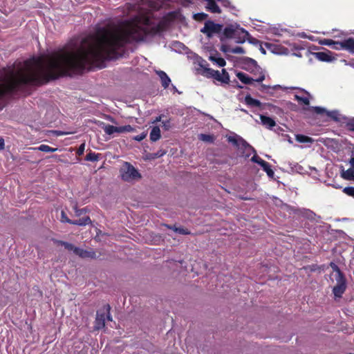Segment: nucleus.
I'll use <instances>...</instances> for the list:
<instances>
[{
	"instance_id": "obj_1",
	"label": "nucleus",
	"mask_w": 354,
	"mask_h": 354,
	"mask_svg": "<svg viewBox=\"0 0 354 354\" xmlns=\"http://www.w3.org/2000/svg\"><path fill=\"white\" fill-rule=\"evenodd\" d=\"M249 36L248 31L238 26L230 25L225 28L223 34L220 37L221 41L226 39H235L236 43H243Z\"/></svg>"
},
{
	"instance_id": "obj_2",
	"label": "nucleus",
	"mask_w": 354,
	"mask_h": 354,
	"mask_svg": "<svg viewBox=\"0 0 354 354\" xmlns=\"http://www.w3.org/2000/svg\"><path fill=\"white\" fill-rule=\"evenodd\" d=\"M120 174L122 179L128 183L138 181L142 178L139 171L127 162H125L120 168Z\"/></svg>"
},
{
	"instance_id": "obj_3",
	"label": "nucleus",
	"mask_w": 354,
	"mask_h": 354,
	"mask_svg": "<svg viewBox=\"0 0 354 354\" xmlns=\"http://www.w3.org/2000/svg\"><path fill=\"white\" fill-rule=\"evenodd\" d=\"M223 28V26L218 24H215L212 21H207L205 23L204 27L201 30V32L205 34L207 37H212L214 33H219Z\"/></svg>"
},
{
	"instance_id": "obj_4",
	"label": "nucleus",
	"mask_w": 354,
	"mask_h": 354,
	"mask_svg": "<svg viewBox=\"0 0 354 354\" xmlns=\"http://www.w3.org/2000/svg\"><path fill=\"white\" fill-rule=\"evenodd\" d=\"M336 285L333 288V293L336 298H341L346 289V281L344 275L335 277Z\"/></svg>"
},
{
	"instance_id": "obj_5",
	"label": "nucleus",
	"mask_w": 354,
	"mask_h": 354,
	"mask_svg": "<svg viewBox=\"0 0 354 354\" xmlns=\"http://www.w3.org/2000/svg\"><path fill=\"white\" fill-rule=\"evenodd\" d=\"M236 77L245 84H252L254 82H261L265 80V75L262 72L260 75L255 79L249 77L248 75L242 72L237 73Z\"/></svg>"
},
{
	"instance_id": "obj_6",
	"label": "nucleus",
	"mask_w": 354,
	"mask_h": 354,
	"mask_svg": "<svg viewBox=\"0 0 354 354\" xmlns=\"http://www.w3.org/2000/svg\"><path fill=\"white\" fill-rule=\"evenodd\" d=\"M241 63L243 64V68L251 73L254 72L255 70H261V68L258 66L257 62L252 58L247 57H243L242 59Z\"/></svg>"
},
{
	"instance_id": "obj_7",
	"label": "nucleus",
	"mask_w": 354,
	"mask_h": 354,
	"mask_svg": "<svg viewBox=\"0 0 354 354\" xmlns=\"http://www.w3.org/2000/svg\"><path fill=\"white\" fill-rule=\"evenodd\" d=\"M315 57L322 62H331L335 60V57L332 56L330 51L317 52L314 53Z\"/></svg>"
},
{
	"instance_id": "obj_8",
	"label": "nucleus",
	"mask_w": 354,
	"mask_h": 354,
	"mask_svg": "<svg viewBox=\"0 0 354 354\" xmlns=\"http://www.w3.org/2000/svg\"><path fill=\"white\" fill-rule=\"evenodd\" d=\"M105 326V312L97 311L95 320V329L100 330Z\"/></svg>"
},
{
	"instance_id": "obj_9",
	"label": "nucleus",
	"mask_w": 354,
	"mask_h": 354,
	"mask_svg": "<svg viewBox=\"0 0 354 354\" xmlns=\"http://www.w3.org/2000/svg\"><path fill=\"white\" fill-rule=\"evenodd\" d=\"M213 78L223 84H229L230 82V75L225 69L222 70V73H220L218 71L214 72Z\"/></svg>"
},
{
	"instance_id": "obj_10",
	"label": "nucleus",
	"mask_w": 354,
	"mask_h": 354,
	"mask_svg": "<svg viewBox=\"0 0 354 354\" xmlns=\"http://www.w3.org/2000/svg\"><path fill=\"white\" fill-rule=\"evenodd\" d=\"M75 254L78 255L81 258H90V259H96L97 256L95 252L93 250H85L77 248L75 250Z\"/></svg>"
},
{
	"instance_id": "obj_11",
	"label": "nucleus",
	"mask_w": 354,
	"mask_h": 354,
	"mask_svg": "<svg viewBox=\"0 0 354 354\" xmlns=\"http://www.w3.org/2000/svg\"><path fill=\"white\" fill-rule=\"evenodd\" d=\"M102 128L106 134L111 136L113 133H122V127H115L110 124H105L104 122H101Z\"/></svg>"
},
{
	"instance_id": "obj_12",
	"label": "nucleus",
	"mask_w": 354,
	"mask_h": 354,
	"mask_svg": "<svg viewBox=\"0 0 354 354\" xmlns=\"http://www.w3.org/2000/svg\"><path fill=\"white\" fill-rule=\"evenodd\" d=\"M199 66H200V68L197 69V71H198L199 73L202 74L203 75H204L208 78H210V77L213 78L214 77V72H216V71L209 68H207L205 66H203L202 64H200Z\"/></svg>"
},
{
	"instance_id": "obj_13",
	"label": "nucleus",
	"mask_w": 354,
	"mask_h": 354,
	"mask_svg": "<svg viewBox=\"0 0 354 354\" xmlns=\"http://www.w3.org/2000/svg\"><path fill=\"white\" fill-rule=\"evenodd\" d=\"M66 223H68L73 225H77L80 226H85L91 223V218L88 216H84L77 220L66 219Z\"/></svg>"
},
{
	"instance_id": "obj_14",
	"label": "nucleus",
	"mask_w": 354,
	"mask_h": 354,
	"mask_svg": "<svg viewBox=\"0 0 354 354\" xmlns=\"http://www.w3.org/2000/svg\"><path fill=\"white\" fill-rule=\"evenodd\" d=\"M156 74L158 75V77H160V79L161 80V84H162V87H164L165 88H167L171 82L170 78L162 71H157Z\"/></svg>"
},
{
	"instance_id": "obj_15",
	"label": "nucleus",
	"mask_w": 354,
	"mask_h": 354,
	"mask_svg": "<svg viewBox=\"0 0 354 354\" xmlns=\"http://www.w3.org/2000/svg\"><path fill=\"white\" fill-rule=\"evenodd\" d=\"M260 118L262 124L268 129H272L273 127L276 125L275 121L270 117L261 115Z\"/></svg>"
},
{
	"instance_id": "obj_16",
	"label": "nucleus",
	"mask_w": 354,
	"mask_h": 354,
	"mask_svg": "<svg viewBox=\"0 0 354 354\" xmlns=\"http://www.w3.org/2000/svg\"><path fill=\"white\" fill-rule=\"evenodd\" d=\"M342 42L343 49L347 50L351 53H354V39L348 38Z\"/></svg>"
},
{
	"instance_id": "obj_17",
	"label": "nucleus",
	"mask_w": 354,
	"mask_h": 354,
	"mask_svg": "<svg viewBox=\"0 0 354 354\" xmlns=\"http://www.w3.org/2000/svg\"><path fill=\"white\" fill-rule=\"evenodd\" d=\"M160 137H161V135H160V128L157 126L153 127V129H151V131L150 132V140L152 142H156V141L158 140L160 138Z\"/></svg>"
},
{
	"instance_id": "obj_18",
	"label": "nucleus",
	"mask_w": 354,
	"mask_h": 354,
	"mask_svg": "<svg viewBox=\"0 0 354 354\" xmlns=\"http://www.w3.org/2000/svg\"><path fill=\"white\" fill-rule=\"evenodd\" d=\"M341 176L346 180H354V169L351 167L346 171L342 169Z\"/></svg>"
},
{
	"instance_id": "obj_19",
	"label": "nucleus",
	"mask_w": 354,
	"mask_h": 354,
	"mask_svg": "<svg viewBox=\"0 0 354 354\" xmlns=\"http://www.w3.org/2000/svg\"><path fill=\"white\" fill-rule=\"evenodd\" d=\"M206 8L213 13H221V10L218 7V6L214 0H211L209 2H207V6Z\"/></svg>"
},
{
	"instance_id": "obj_20",
	"label": "nucleus",
	"mask_w": 354,
	"mask_h": 354,
	"mask_svg": "<svg viewBox=\"0 0 354 354\" xmlns=\"http://www.w3.org/2000/svg\"><path fill=\"white\" fill-rule=\"evenodd\" d=\"M245 103L250 106L259 107L261 103L259 100L253 99L250 95H248L245 97Z\"/></svg>"
},
{
	"instance_id": "obj_21",
	"label": "nucleus",
	"mask_w": 354,
	"mask_h": 354,
	"mask_svg": "<svg viewBox=\"0 0 354 354\" xmlns=\"http://www.w3.org/2000/svg\"><path fill=\"white\" fill-rule=\"evenodd\" d=\"M295 139L300 143H313L314 142L312 138L301 134H297Z\"/></svg>"
},
{
	"instance_id": "obj_22",
	"label": "nucleus",
	"mask_w": 354,
	"mask_h": 354,
	"mask_svg": "<svg viewBox=\"0 0 354 354\" xmlns=\"http://www.w3.org/2000/svg\"><path fill=\"white\" fill-rule=\"evenodd\" d=\"M261 166L262 167L263 169L266 172L267 175L270 178H273L274 173L273 170L270 168V165H269V163L266 161H261Z\"/></svg>"
},
{
	"instance_id": "obj_23",
	"label": "nucleus",
	"mask_w": 354,
	"mask_h": 354,
	"mask_svg": "<svg viewBox=\"0 0 354 354\" xmlns=\"http://www.w3.org/2000/svg\"><path fill=\"white\" fill-rule=\"evenodd\" d=\"M239 149L243 150H250L253 153H256L255 149L250 145L244 139L240 138V147H238Z\"/></svg>"
},
{
	"instance_id": "obj_24",
	"label": "nucleus",
	"mask_w": 354,
	"mask_h": 354,
	"mask_svg": "<svg viewBox=\"0 0 354 354\" xmlns=\"http://www.w3.org/2000/svg\"><path fill=\"white\" fill-rule=\"evenodd\" d=\"M100 156V154L99 153H95L91 151L86 156L85 160L87 161L95 162L99 160Z\"/></svg>"
},
{
	"instance_id": "obj_25",
	"label": "nucleus",
	"mask_w": 354,
	"mask_h": 354,
	"mask_svg": "<svg viewBox=\"0 0 354 354\" xmlns=\"http://www.w3.org/2000/svg\"><path fill=\"white\" fill-rule=\"evenodd\" d=\"M57 243L59 245L64 246V248L66 250L73 251L74 253H75V249L77 248V247L74 246L73 244L68 243V242L63 241H57Z\"/></svg>"
},
{
	"instance_id": "obj_26",
	"label": "nucleus",
	"mask_w": 354,
	"mask_h": 354,
	"mask_svg": "<svg viewBox=\"0 0 354 354\" xmlns=\"http://www.w3.org/2000/svg\"><path fill=\"white\" fill-rule=\"evenodd\" d=\"M209 59L212 62H216L219 66H224L226 64V62L223 58L216 57L215 56H210Z\"/></svg>"
},
{
	"instance_id": "obj_27",
	"label": "nucleus",
	"mask_w": 354,
	"mask_h": 354,
	"mask_svg": "<svg viewBox=\"0 0 354 354\" xmlns=\"http://www.w3.org/2000/svg\"><path fill=\"white\" fill-rule=\"evenodd\" d=\"M37 149L44 152H55L57 150V148H52L46 145H41Z\"/></svg>"
},
{
	"instance_id": "obj_28",
	"label": "nucleus",
	"mask_w": 354,
	"mask_h": 354,
	"mask_svg": "<svg viewBox=\"0 0 354 354\" xmlns=\"http://www.w3.org/2000/svg\"><path fill=\"white\" fill-rule=\"evenodd\" d=\"M199 139L202 141L207 142H213L214 140L213 136L203 133L199 135Z\"/></svg>"
},
{
	"instance_id": "obj_29",
	"label": "nucleus",
	"mask_w": 354,
	"mask_h": 354,
	"mask_svg": "<svg viewBox=\"0 0 354 354\" xmlns=\"http://www.w3.org/2000/svg\"><path fill=\"white\" fill-rule=\"evenodd\" d=\"M240 138L239 136H229L227 140L238 147H240Z\"/></svg>"
},
{
	"instance_id": "obj_30",
	"label": "nucleus",
	"mask_w": 354,
	"mask_h": 354,
	"mask_svg": "<svg viewBox=\"0 0 354 354\" xmlns=\"http://www.w3.org/2000/svg\"><path fill=\"white\" fill-rule=\"evenodd\" d=\"M330 267L333 269L334 272H336L335 277H339L344 275V274L342 272L339 267L335 263L331 262L330 263Z\"/></svg>"
},
{
	"instance_id": "obj_31",
	"label": "nucleus",
	"mask_w": 354,
	"mask_h": 354,
	"mask_svg": "<svg viewBox=\"0 0 354 354\" xmlns=\"http://www.w3.org/2000/svg\"><path fill=\"white\" fill-rule=\"evenodd\" d=\"M208 17V15L207 14H205L204 12H200V13H197V14H195L194 15V19L196 21H203L205 19H206Z\"/></svg>"
},
{
	"instance_id": "obj_32",
	"label": "nucleus",
	"mask_w": 354,
	"mask_h": 354,
	"mask_svg": "<svg viewBox=\"0 0 354 354\" xmlns=\"http://www.w3.org/2000/svg\"><path fill=\"white\" fill-rule=\"evenodd\" d=\"M3 104V70L0 71V105Z\"/></svg>"
},
{
	"instance_id": "obj_33",
	"label": "nucleus",
	"mask_w": 354,
	"mask_h": 354,
	"mask_svg": "<svg viewBox=\"0 0 354 354\" xmlns=\"http://www.w3.org/2000/svg\"><path fill=\"white\" fill-rule=\"evenodd\" d=\"M174 231L178 234H185V235L191 234L190 231H189L187 229H185L183 227H175V228H174Z\"/></svg>"
},
{
	"instance_id": "obj_34",
	"label": "nucleus",
	"mask_w": 354,
	"mask_h": 354,
	"mask_svg": "<svg viewBox=\"0 0 354 354\" xmlns=\"http://www.w3.org/2000/svg\"><path fill=\"white\" fill-rule=\"evenodd\" d=\"M343 192L346 194L354 197V187H346L343 189Z\"/></svg>"
},
{
	"instance_id": "obj_35",
	"label": "nucleus",
	"mask_w": 354,
	"mask_h": 354,
	"mask_svg": "<svg viewBox=\"0 0 354 354\" xmlns=\"http://www.w3.org/2000/svg\"><path fill=\"white\" fill-rule=\"evenodd\" d=\"M295 98L298 102H302L306 105H309V104H310V101L307 97H300L297 95H295Z\"/></svg>"
},
{
	"instance_id": "obj_36",
	"label": "nucleus",
	"mask_w": 354,
	"mask_h": 354,
	"mask_svg": "<svg viewBox=\"0 0 354 354\" xmlns=\"http://www.w3.org/2000/svg\"><path fill=\"white\" fill-rule=\"evenodd\" d=\"M111 306L109 304H106L104 306V311L105 313H107L106 317L109 321H112V317L110 315Z\"/></svg>"
},
{
	"instance_id": "obj_37",
	"label": "nucleus",
	"mask_w": 354,
	"mask_h": 354,
	"mask_svg": "<svg viewBox=\"0 0 354 354\" xmlns=\"http://www.w3.org/2000/svg\"><path fill=\"white\" fill-rule=\"evenodd\" d=\"M231 53L235 54H244L245 51L242 47L236 46L231 50Z\"/></svg>"
},
{
	"instance_id": "obj_38",
	"label": "nucleus",
	"mask_w": 354,
	"mask_h": 354,
	"mask_svg": "<svg viewBox=\"0 0 354 354\" xmlns=\"http://www.w3.org/2000/svg\"><path fill=\"white\" fill-rule=\"evenodd\" d=\"M312 109L315 111V112L317 113V114H323V113H326V110L324 109V108H322V107H319V106H313L312 107Z\"/></svg>"
},
{
	"instance_id": "obj_39",
	"label": "nucleus",
	"mask_w": 354,
	"mask_h": 354,
	"mask_svg": "<svg viewBox=\"0 0 354 354\" xmlns=\"http://www.w3.org/2000/svg\"><path fill=\"white\" fill-rule=\"evenodd\" d=\"M326 115L331 118H333L336 120H337V115H338V113L337 111H326Z\"/></svg>"
},
{
	"instance_id": "obj_40",
	"label": "nucleus",
	"mask_w": 354,
	"mask_h": 354,
	"mask_svg": "<svg viewBox=\"0 0 354 354\" xmlns=\"http://www.w3.org/2000/svg\"><path fill=\"white\" fill-rule=\"evenodd\" d=\"M332 48L335 50H341L343 49L342 42V41H335Z\"/></svg>"
},
{
	"instance_id": "obj_41",
	"label": "nucleus",
	"mask_w": 354,
	"mask_h": 354,
	"mask_svg": "<svg viewBox=\"0 0 354 354\" xmlns=\"http://www.w3.org/2000/svg\"><path fill=\"white\" fill-rule=\"evenodd\" d=\"M134 131V128H133L129 124L122 127V133H124V132H131V131Z\"/></svg>"
},
{
	"instance_id": "obj_42",
	"label": "nucleus",
	"mask_w": 354,
	"mask_h": 354,
	"mask_svg": "<svg viewBox=\"0 0 354 354\" xmlns=\"http://www.w3.org/2000/svg\"><path fill=\"white\" fill-rule=\"evenodd\" d=\"M85 212H86V209L85 208L77 209L76 207H75V214L76 216H80Z\"/></svg>"
},
{
	"instance_id": "obj_43",
	"label": "nucleus",
	"mask_w": 354,
	"mask_h": 354,
	"mask_svg": "<svg viewBox=\"0 0 354 354\" xmlns=\"http://www.w3.org/2000/svg\"><path fill=\"white\" fill-rule=\"evenodd\" d=\"M251 160L254 162H256L257 164H259V165H261V161H264L263 160H262L261 158H260L257 154L256 153H254V156L251 158Z\"/></svg>"
},
{
	"instance_id": "obj_44",
	"label": "nucleus",
	"mask_w": 354,
	"mask_h": 354,
	"mask_svg": "<svg viewBox=\"0 0 354 354\" xmlns=\"http://www.w3.org/2000/svg\"><path fill=\"white\" fill-rule=\"evenodd\" d=\"M232 48H231L228 45H226V44H222L221 48H220V50L221 51H223V53H228V52H230L231 53V50Z\"/></svg>"
},
{
	"instance_id": "obj_45",
	"label": "nucleus",
	"mask_w": 354,
	"mask_h": 354,
	"mask_svg": "<svg viewBox=\"0 0 354 354\" xmlns=\"http://www.w3.org/2000/svg\"><path fill=\"white\" fill-rule=\"evenodd\" d=\"M348 129L354 131V118L351 119L346 124Z\"/></svg>"
},
{
	"instance_id": "obj_46",
	"label": "nucleus",
	"mask_w": 354,
	"mask_h": 354,
	"mask_svg": "<svg viewBox=\"0 0 354 354\" xmlns=\"http://www.w3.org/2000/svg\"><path fill=\"white\" fill-rule=\"evenodd\" d=\"M84 149H85V144L84 143H82L78 148L77 149V153L78 156H81L84 153Z\"/></svg>"
},
{
	"instance_id": "obj_47",
	"label": "nucleus",
	"mask_w": 354,
	"mask_h": 354,
	"mask_svg": "<svg viewBox=\"0 0 354 354\" xmlns=\"http://www.w3.org/2000/svg\"><path fill=\"white\" fill-rule=\"evenodd\" d=\"M335 41L329 39H325L322 44L327 46H333Z\"/></svg>"
},
{
	"instance_id": "obj_48",
	"label": "nucleus",
	"mask_w": 354,
	"mask_h": 354,
	"mask_svg": "<svg viewBox=\"0 0 354 354\" xmlns=\"http://www.w3.org/2000/svg\"><path fill=\"white\" fill-rule=\"evenodd\" d=\"M162 127L165 130H169L171 127L170 121L169 120L162 121Z\"/></svg>"
},
{
	"instance_id": "obj_49",
	"label": "nucleus",
	"mask_w": 354,
	"mask_h": 354,
	"mask_svg": "<svg viewBox=\"0 0 354 354\" xmlns=\"http://www.w3.org/2000/svg\"><path fill=\"white\" fill-rule=\"evenodd\" d=\"M146 136H147L146 133H142L140 135H138V136H136V137H134V140H136L137 141H141L145 138Z\"/></svg>"
},
{
	"instance_id": "obj_50",
	"label": "nucleus",
	"mask_w": 354,
	"mask_h": 354,
	"mask_svg": "<svg viewBox=\"0 0 354 354\" xmlns=\"http://www.w3.org/2000/svg\"><path fill=\"white\" fill-rule=\"evenodd\" d=\"M218 1H220L222 4V6L225 7H230V2L228 0H217Z\"/></svg>"
},
{
	"instance_id": "obj_51",
	"label": "nucleus",
	"mask_w": 354,
	"mask_h": 354,
	"mask_svg": "<svg viewBox=\"0 0 354 354\" xmlns=\"http://www.w3.org/2000/svg\"><path fill=\"white\" fill-rule=\"evenodd\" d=\"M61 216H62V219H61V220H62V222H66V219H69V218L67 217V216H66V213H65L64 211H62V212H61Z\"/></svg>"
},
{
	"instance_id": "obj_52",
	"label": "nucleus",
	"mask_w": 354,
	"mask_h": 354,
	"mask_svg": "<svg viewBox=\"0 0 354 354\" xmlns=\"http://www.w3.org/2000/svg\"><path fill=\"white\" fill-rule=\"evenodd\" d=\"M53 133H54L55 135H56L57 136H63V135H66V134L68 133L61 131H55Z\"/></svg>"
},
{
	"instance_id": "obj_53",
	"label": "nucleus",
	"mask_w": 354,
	"mask_h": 354,
	"mask_svg": "<svg viewBox=\"0 0 354 354\" xmlns=\"http://www.w3.org/2000/svg\"><path fill=\"white\" fill-rule=\"evenodd\" d=\"M164 117V115H160L158 116L155 120L153 122V123H156L158 122H160L162 120V118Z\"/></svg>"
},
{
	"instance_id": "obj_54",
	"label": "nucleus",
	"mask_w": 354,
	"mask_h": 354,
	"mask_svg": "<svg viewBox=\"0 0 354 354\" xmlns=\"http://www.w3.org/2000/svg\"><path fill=\"white\" fill-rule=\"evenodd\" d=\"M270 86H266L265 84H261V86H260V91H266L267 88H269Z\"/></svg>"
},
{
	"instance_id": "obj_55",
	"label": "nucleus",
	"mask_w": 354,
	"mask_h": 354,
	"mask_svg": "<svg viewBox=\"0 0 354 354\" xmlns=\"http://www.w3.org/2000/svg\"><path fill=\"white\" fill-rule=\"evenodd\" d=\"M107 119L111 121V122L113 123H115L116 124L117 122H115V119L113 118H112L111 116H107Z\"/></svg>"
},
{
	"instance_id": "obj_56",
	"label": "nucleus",
	"mask_w": 354,
	"mask_h": 354,
	"mask_svg": "<svg viewBox=\"0 0 354 354\" xmlns=\"http://www.w3.org/2000/svg\"><path fill=\"white\" fill-rule=\"evenodd\" d=\"M164 226H165L167 228L171 229L172 230H174V228L176 227L175 225L172 226V225H169L167 224H164Z\"/></svg>"
},
{
	"instance_id": "obj_57",
	"label": "nucleus",
	"mask_w": 354,
	"mask_h": 354,
	"mask_svg": "<svg viewBox=\"0 0 354 354\" xmlns=\"http://www.w3.org/2000/svg\"><path fill=\"white\" fill-rule=\"evenodd\" d=\"M4 147V141L3 139H0V149H3Z\"/></svg>"
},
{
	"instance_id": "obj_58",
	"label": "nucleus",
	"mask_w": 354,
	"mask_h": 354,
	"mask_svg": "<svg viewBox=\"0 0 354 354\" xmlns=\"http://www.w3.org/2000/svg\"><path fill=\"white\" fill-rule=\"evenodd\" d=\"M261 52H262L263 53H266V50H265L263 48H261Z\"/></svg>"
},
{
	"instance_id": "obj_59",
	"label": "nucleus",
	"mask_w": 354,
	"mask_h": 354,
	"mask_svg": "<svg viewBox=\"0 0 354 354\" xmlns=\"http://www.w3.org/2000/svg\"><path fill=\"white\" fill-rule=\"evenodd\" d=\"M288 142H289L290 143H292V141L291 140V139H290V138H289V139H288Z\"/></svg>"
},
{
	"instance_id": "obj_60",
	"label": "nucleus",
	"mask_w": 354,
	"mask_h": 354,
	"mask_svg": "<svg viewBox=\"0 0 354 354\" xmlns=\"http://www.w3.org/2000/svg\"><path fill=\"white\" fill-rule=\"evenodd\" d=\"M346 354H354V353H348Z\"/></svg>"
}]
</instances>
